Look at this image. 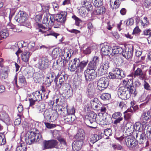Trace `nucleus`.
Listing matches in <instances>:
<instances>
[{
	"label": "nucleus",
	"instance_id": "nucleus-41",
	"mask_svg": "<svg viewBox=\"0 0 151 151\" xmlns=\"http://www.w3.org/2000/svg\"><path fill=\"white\" fill-rule=\"evenodd\" d=\"M24 42L23 41L19 42L16 43V45L17 46L18 50L16 52V54L17 55L18 54L21 52L22 51V50H21V49L24 47L23 43Z\"/></svg>",
	"mask_w": 151,
	"mask_h": 151
},
{
	"label": "nucleus",
	"instance_id": "nucleus-29",
	"mask_svg": "<svg viewBox=\"0 0 151 151\" xmlns=\"http://www.w3.org/2000/svg\"><path fill=\"white\" fill-rule=\"evenodd\" d=\"M30 55V52L29 51L22 52V59L23 61L25 62H28Z\"/></svg>",
	"mask_w": 151,
	"mask_h": 151
},
{
	"label": "nucleus",
	"instance_id": "nucleus-49",
	"mask_svg": "<svg viewBox=\"0 0 151 151\" xmlns=\"http://www.w3.org/2000/svg\"><path fill=\"white\" fill-rule=\"evenodd\" d=\"M97 110H100L101 113L102 114H103L106 112V109L105 106L103 105L101 103Z\"/></svg>",
	"mask_w": 151,
	"mask_h": 151
},
{
	"label": "nucleus",
	"instance_id": "nucleus-28",
	"mask_svg": "<svg viewBox=\"0 0 151 151\" xmlns=\"http://www.w3.org/2000/svg\"><path fill=\"white\" fill-rule=\"evenodd\" d=\"M32 94L33 96V99L37 101H40L43 99L42 94L40 93L39 91H36L35 92H33Z\"/></svg>",
	"mask_w": 151,
	"mask_h": 151
},
{
	"label": "nucleus",
	"instance_id": "nucleus-50",
	"mask_svg": "<svg viewBox=\"0 0 151 151\" xmlns=\"http://www.w3.org/2000/svg\"><path fill=\"white\" fill-rule=\"evenodd\" d=\"M1 74L4 75V78L5 79L8 76V73L9 72V69L7 67H6L4 68L3 69H1Z\"/></svg>",
	"mask_w": 151,
	"mask_h": 151
},
{
	"label": "nucleus",
	"instance_id": "nucleus-60",
	"mask_svg": "<svg viewBox=\"0 0 151 151\" xmlns=\"http://www.w3.org/2000/svg\"><path fill=\"white\" fill-rule=\"evenodd\" d=\"M50 8V6L49 5H46L44 6L43 8V11L45 12L43 14L44 16H45L49 12V10Z\"/></svg>",
	"mask_w": 151,
	"mask_h": 151
},
{
	"label": "nucleus",
	"instance_id": "nucleus-7",
	"mask_svg": "<svg viewBox=\"0 0 151 151\" xmlns=\"http://www.w3.org/2000/svg\"><path fill=\"white\" fill-rule=\"evenodd\" d=\"M38 26L39 27L38 29L39 32L42 33H45L44 35L45 36L52 35L55 37L57 38V36L59 35V34L56 33L53 31L51 30L50 28L46 27L42 24H38Z\"/></svg>",
	"mask_w": 151,
	"mask_h": 151
},
{
	"label": "nucleus",
	"instance_id": "nucleus-18",
	"mask_svg": "<svg viewBox=\"0 0 151 151\" xmlns=\"http://www.w3.org/2000/svg\"><path fill=\"white\" fill-rule=\"evenodd\" d=\"M101 50L102 53L105 55H109L110 57L111 47L107 45H102Z\"/></svg>",
	"mask_w": 151,
	"mask_h": 151
},
{
	"label": "nucleus",
	"instance_id": "nucleus-27",
	"mask_svg": "<svg viewBox=\"0 0 151 151\" xmlns=\"http://www.w3.org/2000/svg\"><path fill=\"white\" fill-rule=\"evenodd\" d=\"M37 111L39 113L43 112L45 109V104L44 103H40L36 106Z\"/></svg>",
	"mask_w": 151,
	"mask_h": 151
},
{
	"label": "nucleus",
	"instance_id": "nucleus-36",
	"mask_svg": "<svg viewBox=\"0 0 151 151\" xmlns=\"http://www.w3.org/2000/svg\"><path fill=\"white\" fill-rule=\"evenodd\" d=\"M109 62L107 60H103L100 64V68L107 70L109 67Z\"/></svg>",
	"mask_w": 151,
	"mask_h": 151
},
{
	"label": "nucleus",
	"instance_id": "nucleus-47",
	"mask_svg": "<svg viewBox=\"0 0 151 151\" xmlns=\"http://www.w3.org/2000/svg\"><path fill=\"white\" fill-rule=\"evenodd\" d=\"M150 113L149 111L143 113L141 116V119L145 120H147L150 118Z\"/></svg>",
	"mask_w": 151,
	"mask_h": 151
},
{
	"label": "nucleus",
	"instance_id": "nucleus-40",
	"mask_svg": "<svg viewBox=\"0 0 151 151\" xmlns=\"http://www.w3.org/2000/svg\"><path fill=\"white\" fill-rule=\"evenodd\" d=\"M26 72L25 75L27 78H29L32 77L33 76L34 72L33 71V69L30 68V69L27 68L24 71Z\"/></svg>",
	"mask_w": 151,
	"mask_h": 151
},
{
	"label": "nucleus",
	"instance_id": "nucleus-5",
	"mask_svg": "<svg viewBox=\"0 0 151 151\" xmlns=\"http://www.w3.org/2000/svg\"><path fill=\"white\" fill-rule=\"evenodd\" d=\"M15 19L22 25L27 27L29 26V23L27 19V14L24 12L19 11L15 16Z\"/></svg>",
	"mask_w": 151,
	"mask_h": 151
},
{
	"label": "nucleus",
	"instance_id": "nucleus-55",
	"mask_svg": "<svg viewBox=\"0 0 151 151\" xmlns=\"http://www.w3.org/2000/svg\"><path fill=\"white\" fill-rule=\"evenodd\" d=\"M58 117V114L56 112H52L50 116V122L54 121L57 119Z\"/></svg>",
	"mask_w": 151,
	"mask_h": 151
},
{
	"label": "nucleus",
	"instance_id": "nucleus-11",
	"mask_svg": "<svg viewBox=\"0 0 151 151\" xmlns=\"http://www.w3.org/2000/svg\"><path fill=\"white\" fill-rule=\"evenodd\" d=\"M96 118V114L93 112L88 113L87 119L90 123L88 125V127L92 128H95L97 127Z\"/></svg>",
	"mask_w": 151,
	"mask_h": 151
},
{
	"label": "nucleus",
	"instance_id": "nucleus-8",
	"mask_svg": "<svg viewBox=\"0 0 151 151\" xmlns=\"http://www.w3.org/2000/svg\"><path fill=\"white\" fill-rule=\"evenodd\" d=\"M68 78V76L64 72L59 73L56 76L54 79V82L58 84V86L61 88L65 83Z\"/></svg>",
	"mask_w": 151,
	"mask_h": 151
},
{
	"label": "nucleus",
	"instance_id": "nucleus-43",
	"mask_svg": "<svg viewBox=\"0 0 151 151\" xmlns=\"http://www.w3.org/2000/svg\"><path fill=\"white\" fill-rule=\"evenodd\" d=\"M88 12L86 9L84 7H82L79 9V13L83 17H85L88 14Z\"/></svg>",
	"mask_w": 151,
	"mask_h": 151
},
{
	"label": "nucleus",
	"instance_id": "nucleus-20",
	"mask_svg": "<svg viewBox=\"0 0 151 151\" xmlns=\"http://www.w3.org/2000/svg\"><path fill=\"white\" fill-rule=\"evenodd\" d=\"M123 49L120 47L116 46L111 48V51L110 54V57H113L115 55H119V54H120L122 52Z\"/></svg>",
	"mask_w": 151,
	"mask_h": 151
},
{
	"label": "nucleus",
	"instance_id": "nucleus-3",
	"mask_svg": "<svg viewBox=\"0 0 151 151\" xmlns=\"http://www.w3.org/2000/svg\"><path fill=\"white\" fill-rule=\"evenodd\" d=\"M42 138L41 134L36 133L33 131L27 132L25 136V139L27 144L31 145L39 142Z\"/></svg>",
	"mask_w": 151,
	"mask_h": 151
},
{
	"label": "nucleus",
	"instance_id": "nucleus-57",
	"mask_svg": "<svg viewBox=\"0 0 151 151\" xmlns=\"http://www.w3.org/2000/svg\"><path fill=\"white\" fill-rule=\"evenodd\" d=\"M104 132L105 135L107 137H109L111 135L112 132L111 129L108 128L104 130Z\"/></svg>",
	"mask_w": 151,
	"mask_h": 151
},
{
	"label": "nucleus",
	"instance_id": "nucleus-1",
	"mask_svg": "<svg viewBox=\"0 0 151 151\" xmlns=\"http://www.w3.org/2000/svg\"><path fill=\"white\" fill-rule=\"evenodd\" d=\"M67 12H61L60 13L56 14L54 17L53 15L48 13L44 16L43 22L46 25L52 26L55 25L54 27L59 28L61 23H64L66 19Z\"/></svg>",
	"mask_w": 151,
	"mask_h": 151
},
{
	"label": "nucleus",
	"instance_id": "nucleus-2",
	"mask_svg": "<svg viewBox=\"0 0 151 151\" xmlns=\"http://www.w3.org/2000/svg\"><path fill=\"white\" fill-rule=\"evenodd\" d=\"M88 61L87 60H86L80 62L79 59L75 58L73 60L69 61L68 69L71 72L75 71L76 73H80L83 71Z\"/></svg>",
	"mask_w": 151,
	"mask_h": 151
},
{
	"label": "nucleus",
	"instance_id": "nucleus-63",
	"mask_svg": "<svg viewBox=\"0 0 151 151\" xmlns=\"http://www.w3.org/2000/svg\"><path fill=\"white\" fill-rule=\"evenodd\" d=\"M144 86L145 89L147 90H151L150 85L147 82L145 81H144Z\"/></svg>",
	"mask_w": 151,
	"mask_h": 151
},
{
	"label": "nucleus",
	"instance_id": "nucleus-14",
	"mask_svg": "<svg viewBox=\"0 0 151 151\" xmlns=\"http://www.w3.org/2000/svg\"><path fill=\"white\" fill-rule=\"evenodd\" d=\"M123 84L125 85L124 87H126L128 89H129L131 91L134 92V95L135 96L137 93L136 91L135 88L132 86L133 81L131 79H127L123 81Z\"/></svg>",
	"mask_w": 151,
	"mask_h": 151
},
{
	"label": "nucleus",
	"instance_id": "nucleus-64",
	"mask_svg": "<svg viewBox=\"0 0 151 151\" xmlns=\"http://www.w3.org/2000/svg\"><path fill=\"white\" fill-rule=\"evenodd\" d=\"M76 136H81L85 137V136L84 130L82 129H80L78 130V132Z\"/></svg>",
	"mask_w": 151,
	"mask_h": 151
},
{
	"label": "nucleus",
	"instance_id": "nucleus-31",
	"mask_svg": "<svg viewBox=\"0 0 151 151\" xmlns=\"http://www.w3.org/2000/svg\"><path fill=\"white\" fill-rule=\"evenodd\" d=\"M52 111L51 110L46 109L44 111L43 114L45 118L47 121L50 122V116L52 114Z\"/></svg>",
	"mask_w": 151,
	"mask_h": 151
},
{
	"label": "nucleus",
	"instance_id": "nucleus-25",
	"mask_svg": "<svg viewBox=\"0 0 151 151\" xmlns=\"http://www.w3.org/2000/svg\"><path fill=\"white\" fill-rule=\"evenodd\" d=\"M134 76H138L142 80L144 79L145 77V75L144 73L142 70L140 68H138L134 72Z\"/></svg>",
	"mask_w": 151,
	"mask_h": 151
},
{
	"label": "nucleus",
	"instance_id": "nucleus-39",
	"mask_svg": "<svg viewBox=\"0 0 151 151\" xmlns=\"http://www.w3.org/2000/svg\"><path fill=\"white\" fill-rule=\"evenodd\" d=\"M65 98L68 99L72 96L73 95V91L70 88H67L65 90Z\"/></svg>",
	"mask_w": 151,
	"mask_h": 151
},
{
	"label": "nucleus",
	"instance_id": "nucleus-32",
	"mask_svg": "<svg viewBox=\"0 0 151 151\" xmlns=\"http://www.w3.org/2000/svg\"><path fill=\"white\" fill-rule=\"evenodd\" d=\"M145 125L143 126L142 125H141L140 123L139 122L136 123L134 126V128L135 129V131H143V129Z\"/></svg>",
	"mask_w": 151,
	"mask_h": 151
},
{
	"label": "nucleus",
	"instance_id": "nucleus-10",
	"mask_svg": "<svg viewBox=\"0 0 151 151\" xmlns=\"http://www.w3.org/2000/svg\"><path fill=\"white\" fill-rule=\"evenodd\" d=\"M96 69H93L88 67V68L86 70L84 74L86 81H91L94 79L96 77V73L95 71Z\"/></svg>",
	"mask_w": 151,
	"mask_h": 151
},
{
	"label": "nucleus",
	"instance_id": "nucleus-37",
	"mask_svg": "<svg viewBox=\"0 0 151 151\" xmlns=\"http://www.w3.org/2000/svg\"><path fill=\"white\" fill-rule=\"evenodd\" d=\"M124 130H126L127 132H132L133 130L134 131V126L131 123H127L126 125L124 127Z\"/></svg>",
	"mask_w": 151,
	"mask_h": 151
},
{
	"label": "nucleus",
	"instance_id": "nucleus-19",
	"mask_svg": "<svg viewBox=\"0 0 151 151\" xmlns=\"http://www.w3.org/2000/svg\"><path fill=\"white\" fill-rule=\"evenodd\" d=\"M133 47L132 48L126 49L125 50H123L122 52L121 53L122 55L126 59H128L132 57L133 55Z\"/></svg>",
	"mask_w": 151,
	"mask_h": 151
},
{
	"label": "nucleus",
	"instance_id": "nucleus-12",
	"mask_svg": "<svg viewBox=\"0 0 151 151\" xmlns=\"http://www.w3.org/2000/svg\"><path fill=\"white\" fill-rule=\"evenodd\" d=\"M50 62L46 56L41 57L39 60L37 66L41 70H45L50 65Z\"/></svg>",
	"mask_w": 151,
	"mask_h": 151
},
{
	"label": "nucleus",
	"instance_id": "nucleus-59",
	"mask_svg": "<svg viewBox=\"0 0 151 151\" xmlns=\"http://www.w3.org/2000/svg\"><path fill=\"white\" fill-rule=\"evenodd\" d=\"M75 113V110L74 107H72L70 109H68L67 107L66 113L68 115H74Z\"/></svg>",
	"mask_w": 151,
	"mask_h": 151
},
{
	"label": "nucleus",
	"instance_id": "nucleus-23",
	"mask_svg": "<svg viewBox=\"0 0 151 151\" xmlns=\"http://www.w3.org/2000/svg\"><path fill=\"white\" fill-rule=\"evenodd\" d=\"M82 7H84L87 9L88 11H91L92 9V6L91 2L87 0L82 1L81 2Z\"/></svg>",
	"mask_w": 151,
	"mask_h": 151
},
{
	"label": "nucleus",
	"instance_id": "nucleus-26",
	"mask_svg": "<svg viewBox=\"0 0 151 151\" xmlns=\"http://www.w3.org/2000/svg\"><path fill=\"white\" fill-rule=\"evenodd\" d=\"M109 2L110 6L112 9H117L119 7V0H110Z\"/></svg>",
	"mask_w": 151,
	"mask_h": 151
},
{
	"label": "nucleus",
	"instance_id": "nucleus-44",
	"mask_svg": "<svg viewBox=\"0 0 151 151\" xmlns=\"http://www.w3.org/2000/svg\"><path fill=\"white\" fill-rule=\"evenodd\" d=\"M98 6L97 9L96 10V14H101L104 13L105 12V8L103 6Z\"/></svg>",
	"mask_w": 151,
	"mask_h": 151
},
{
	"label": "nucleus",
	"instance_id": "nucleus-45",
	"mask_svg": "<svg viewBox=\"0 0 151 151\" xmlns=\"http://www.w3.org/2000/svg\"><path fill=\"white\" fill-rule=\"evenodd\" d=\"M27 146L24 144H20L16 148V151H27Z\"/></svg>",
	"mask_w": 151,
	"mask_h": 151
},
{
	"label": "nucleus",
	"instance_id": "nucleus-17",
	"mask_svg": "<svg viewBox=\"0 0 151 151\" xmlns=\"http://www.w3.org/2000/svg\"><path fill=\"white\" fill-rule=\"evenodd\" d=\"M99 59L98 57L94 56L93 57L92 60L88 63V67L93 69H96L97 66L99 65Z\"/></svg>",
	"mask_w": 151,
	"mask_h": 151
},
{
	"label": "nucleus",
	"instance_id": "nucleus-33",
	"mask_svg": "<svg viewBox=\"0 0 151 151\" xmlns=\"http://www.w3.org/2000/svg\"><path fill=\"white\" fill-rule=\"evenodd\" d=\"M7 30L4 29L0 32V40L6 38L9 35Z\"/></svg>",
	"mask_w": 151,
	"mask_h": 151
},
{
	"label": "nucleus",
	"instance_id": "nucleus-4",
	"mask_svg": "<svg viewBox=\"0 0 151 151\" xmlns=\"http://www.w3.org/2000/svg\"><path fill=\"white\" fill-rule=\"evenodd\" d=\"M133 93L134 92L124 87H119L118 91V94L119 97L122 100H127L129 99L131 94Z\"/></svg>",
	"mask_w": 151,
	"mask_h": 151
},
{
	"label": "nucleus",
	"instance_id": "nucleus-34",
	"mask_svg": "<svg viewBox=\"0 0 151 151\" xmlns=\"http://www.w3.org/2000/svg\"><path fill=\"white\" fill-rule=\"evenodd\" d=\"M19 82L21 85L23 86L26 85L27 82L24 76L22 74H19Z\"/></svg>",
	"mask_w": 151,
	"mask_h": 151
},
{
	"label": "nucleus",
	"instance_id": "nucleus-62",
	"mask_svg": "<svg viewBox=\"0 0 151 151\" xmlns=\"http://www.w3.org/2000/svg\"><path fill=\"white\" fill-rule=\"evenodd\" d=\"M151 5V0H145L143 6L146 8H148Z\"/></svg>",
	"mask_w": 151,
	"mask_h": 151
},
{
	"label": "nucleus",
	"instance_id": "nucleus-52",
	"mask_svg": "<svg viewBox=\"0 0 151 151\" xmlns=\"http://www.w3.org/2000/svg\"><path fill=\"white\" fill-rule=\"evenodd\" d=\"M59 52V50L57 48L54 49L52 52V57L54 59H55L58 56Z\"/></svg>",
	"mask_w": 151,
	"mask_h": 151
},
{
	"label": "nucleus",
	"instance_id": "nucleus-21",
	"mask_svg": "<svg viewBox=\"0 0 151 151\" xmlns=\"http://www.w3.org/2000/svg\"><path fill=\"white\" fill-rule=\"evenodd\" d=\"M111 118L109 116H106L105 117H103L100 119H97V121L101 125H106L109 124L111 122Z\"/></svg>",
	"mask_w": 151,
	"mask_h": 151
},
{
	"label": "nucleus",
	"instance_id": "nucleus-53",
	"mask_svg": "<svg viewBox=\"0 0 151 151\" xmlns=\"http://www.w3.org/2000/svg\"><path fill=\"white\" fill-rule=\"evenodd\" d=\"M144 20L145 21V22H144L142 20H139L138 23H139L140 24H141L143 27H145L147 25L149 22L147 20V19L146 17H144Z\"/></svg>",
	"mask_w": 151,
	"mask_h": 151
},
{
	"label": "nucleus",
	"instance_id": "nucleus-35",
	"mask_svg": "<svg viewBox=\"0 0 151 151\" xmlns=\"http://www.w3.org/2000/svg\"><path fill=\"white\" fill-rule=\"evenodd\" d=\"M101 138L100 136H99L96 134H94L92 135L90 139V141L91 143L93 144L96 142Z\"/></svg>",
	"mask_w": 151,
	"mask_h": 151
},
{
	"label": "nucleus",
	"instance_id": "nucleus-58",
	"mask_svg": "<svg viewBox=\"0 0 151 151\" xmlns=\"http://www.w3.org/2000/svg\"><path fill=\"white\" fill-rule=\"evenodd\" d=\"M52 81L53 79H51L50 77H47L45 83L47 86H49L51 85Z\"/></svg>",
	"mask_w": 151,
	"mask_h": 151
},
{
	"label": "nucleus",
	"instance_id": "nucleus-54",
	"mask_svg": "<svg viewBox=\"0 0 151 151\" xmlns=\"http://www.w3.org/2000/svg\"><path fill=\"white\" fill-rule=\"evenodd\" d=\"M72 18L75 21V24L77 26H79L80 23L81 22V20L75 15L72 16Z\"/></svg>",
	"mask_w": 151,
	"mask_h": 151
},
{
	"label": "nucleus",
	"instance_id": "nucleus-15",
	"mask_svg": "<svg viewBox=\"0 0 151 151\" xmlns=\"http://www.w3.org/2000/svg\"><path fill=\"white\" fill-rule=\"evenodd\" d=\"M127 145L129 147L135 149L137 148L138 146V142L134 138H128L126 141Z\"/></svg>",
	"mask_w": 151,
	"mask_h": 151
},
{
	"label": "nucleus",
	"instance_id": "nucleus-13",
	"mask_svg": "<svg viewBox=\"0 0 151 151\" xmlns=\"http://www.w3.org/2000/svg\"><path fill=\"white\" fill-rule=\"evenodd\" d=\"M109 83V81L106 78L104 77H101L98 81V88L100 91H102L107 88Z\"/></svg>",
	"mask_w": 151,
	"mask_h": 151
},
{
	"label": "nucleus",
	"instance_id": "nucleus-48",
	"mask_svg": "<svg viewBox=\"0 0 151 151\" xmlns=\"http://www.w3.org/2000/svg\"><path fill=\"white\" fill-rule=\"evenodd\" d=\"M111 147L114 149V150H123L124 148L121 145L119 144H112L111 145Z\"/></svg>",
	"mask_w": 151,
	"mask_h": 151
},
{
	"label": "nucleus",
	"instance_id": "nucleus-51",
	"mask_svg": "<svg viewBox=\"0 0 151 151\" xmlns=\"http://www.w3.org/2000/svg\"><path fill=\"white\" fill-rule=\"evenodd\" d=\"M101 98L104 100H109L111 98V95L107 93H103L100 96Z\"/></svg>",
	"mask_w": 151,
	"mask_h": 151
},
{
	"label": "nucleus",
	"instance_id": "nucleus-22",
	"mask_svg": "<svg viewBox=\"0 0 151 151\" xmlns=\"http://www.w3.org/2000/svg\"><path fill=\"white\" fill-rule=\"evenodd\" d=\"M83 144V142L74 141L72 144L73 150L74 151H79L82 148Z\"/></svg>",
	"mask_w": 151,
	"mask_h": 151
},
{
	"label": "nucleus",
	"instance_id": "nucleus-16",
	"mask_svg": "<svg viewBox=\"0 0 151 151\" xmlns=\"http://www.w3.org/2000/svg\"><path fill=\"white\" fill-rule=\"evenodd\" d=\"M112 117L115 119L113 122L114 124H115L119 123L123 119L122 114L120 112H115L112 114Z\"/></svg>",
	"mask_w": 151,
	"mask_h": 151
},
{
	"label": "nucleus",
	"instance_id": "nucleus-56",
	"mask_svg": "<svg viewBox=\"0 0 151 151\" xmlns=\"http://www.w3.org/2000/svg\"><path fill=\"white\" fill-rule=\"evenodd\" d=\"M107 70L100 67L98 70V75L99 76H101L106 73Z\"/></svg>",
	"mask_w": 151,
	"mask_h": 151
},
{
	"label": "nucleus",
	"instance_id": "nucleus-61",
	"mask_svg": "<svg viewBox=\"0 0 151 151\" xmlns=\"http://www.w3.org/2000/svg\"><path fill=\"white\" fill-rule=\"evenodd\" d=\"M28 127L30 129V131H33V132H34L36 130L35 123L29 124Z\"/></svg>",
	"mask_w": 151,
	"mask_h": 151
},
{
	"label": "nucleus",
	"instance_id": "nucleus-46",
	"mask_svg": "<svg viewBox=\"0 0 151 151\" xmlns=\"http://www.w3.org/2000/svg\"><path fill=\"white\" fill-rule=\"evenodd\" d=\"M94 91V88L92 84H89L87 88V92L88 95H92Z\"/></svg>",
	"mask_w": 151,
	"mask_h": 151
},
{
	"label": "nucleus",
	"instance_id": "nucleus-42",
	"mask_svg": "<svg viewBox=\"0 0 151 151\" xmlns=\"http://www.w3.org/2000/svg\"><path fill=\"white\" fill-rule=\"evenodd\" d=\"M28 48L29 50L33 52L38 48L35 46V42L32 41L30 42L28 44Z\"/></svg>",
	"mask_w": 151,
	"mask_h": 151
},
{
	"label": "nucleus",
	"instance_id": "nucleus-6",
	"mask_svg": "<svg viewBox=\"0 0 151 151\" xmlns=\"http://www.w3.org/2000/svg\"><path fill=\"white\" fill-rule=\"evenodd\" d=\"M60 147L59 145H58V142L57 140L52 139L50 140L44 141L42 143V149L43 150H45L54 148L58 149Z\"/></svg>",
	"mask_w": 151,
	"mask_h": 151
},
{
	"label": "nucleus",
	"instance_id": "nucleus-30",
	"mask_svg": "<svg viewBox=\"0 0 151 151\" xmlns=\"http://www.w3.org/2000/svg\"><path fill=\"white\" fill-rule=\"evenodd\" d=\"M0 120L8 122L9 121V118L6 113L4 112H2L0 113Z\"/></svg>",
	"mask_w": 151,
	"mask_h": 151
},
{
	"label": "nucleus",
	"instance_id": "nucleus-24",
	"mask_svg": "<svg viewBox=\"0 0 151 151\" xmlns=\"http://www.w3.org/2000/svg\"><path fill=\"white\" fill-rule=\"evenodd\" d=\"M101 104L97 98H95L91 101V108L94 110H97L98 108Z\"/></svg>",
	"mask_w": 151,
	"mask_h": 151
},
{
	"label": "nucleus",
	"instance_id": "nucleus-9",
	"mask_svg": "<svg viewBox=\"0 0 151 151\" xmlns=\"http://www.w3.org/2000/svg\"><path fill=\"white\" fill-rule=\"evenodd\" d=\"M133 135L134 138H136L138 141L139 143L143 144L145 142L147 145L148 141L146 139L145 134L144 131H134L133 132Z\"/></svg>",
	"mask_w": 151,
	"mask_h": 151
},
{
	"label": "nucleus",
	"instance_id": "nucleus-38",
	"mask_svg": "<svg viewBox=\"0 0 151 151\" xmlns=\"http://www.w3.org/2000/svg\"><path fill=\"white\" fill-rule=\"evenodd\" d=\"M132 111V110L128 109L124 113V118L125 120H128L131 118L132 115V113L131 112H131Z\"/></svg>",
	"mask_w": 151,
	"mask_h": 151
}]
</instances>
